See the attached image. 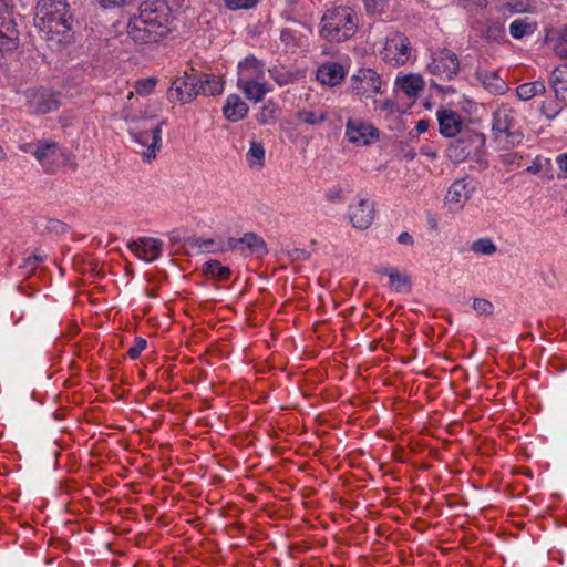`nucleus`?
Instances as JSON below:
<instances>
[{
	"label": "nucleus",
	"instance_id": "obj_12",
	"mask_svg": "<svg viewBox=\"0 0 567 567\" xmlns=\"http://www.w3.org/2000/svg\"><path fill=\"white\" fill-rule=\"evenodd\" d=\"M346 135L353 144L368 145L371 142L370 138H379V131L371 125L350 118L347 122Z\"/></svg>",
	"mask_w": 567,
	"mask_h": 567
},
{
	"label": "nucleus",
	"instance_id": "obj_22",
	"mask_svg": "<svg viewBox=\"0 0 567 567\" xmlns=\"http://www.w3.org/2000/svg\"><path fill=\"white\" fill-rule=\"evenodd\" d=\"M378 272L386 274L390 278V284L396 292H408L411 290V279L408 275L401 274L394 268L378 269Z\"/></svg>",
	"mask_w": 567,
	"mask_h": 567
},
{
	"label": "nucleus",
	"instance_id": "obj_32",
	"mask_svg": "<svg viewBox=\"0 0 567 567\" xmlns=\"http://www.w3.org/2000/svg\"><path fill=\"white\" fill-rule=\"evenodd\" d=\"M471 250L475 254L480 255H493L496 252L497 247L489 238H481L475 240L472 246Z\"/></svg>",
	"mask_w": 567,
	"mask_h": 567
},
{
	"label": "nucleus",
	"instance_id": "obj_3",
	"mask_svg": "<svg viewBox=\"0 0 567 567\" xmlns=\"http://www.w3.org/2000/svg\"><path fill=\"white\" fill-rule=\"evenodd\" d=\"M355 30L353 13L348 7L329 9L321 19L320 35L328 41H346L354 34Z\"/></svg>",
	"mask_w": 567,
	"mask_h": 567
},
{
	"label": "nucleus",
	"instance_id": "obj_44",
	"mask_svg": "<svg viewBox=\"0 0 567 567\" xmlns=\"http://www.w3.org/2000/svg\"><path fill=\"white\" fill-rule=\"evenodd\" d=\"M134 0H99L103 8L123 7L132 3Z\"/></svg>",
	"mask_w": 567,
	"mask_h": 567
},
{
	"label": "nucleus",
	"instance_id": "obj_50",
	"mask_svg": "<svg viewBox=\"0 0 567 567\" xmlns=\"http://www.w3.org/2000/svg\"><path fill=\"white\" fill-rule=\"evenodd\" d=\"M430 127V123L427 120H420L417 123H416V126H415V130L417 132V134H422V133H425Z\"/></svg>",
	"mask_w": 567,
	"mask_h": 567
},
{
	"label": "nucleus",
	"instance_id": "obj_59",
	"mask_svg": "<svg viewBox=\"0 0 567 567\" xmlns=\"http://www.w3.org/2000/svg\"><path fill=\"white\" fill-rule=\"evenodd\" d=\"M393 105H394V104H393V102H391V101H385V102L383 103V109H385V110H392Z\"/></svg>",
	"mask_w": 567,
	"mask_h": 567
},
{
	"label": "nucleus",
	"instance_id": "obj_41",
	"mask_svg": "<svg viewBox=\"0 0 567 567\" xmlns=\"http://www.w3.org/2000/svg\"><path fill=\"white\" fill-rule=\"evenodd\" d=\"M506 135V143L511 146L519 145L523 142L524 134L519 130H508L504 133Z\"/></svg>",
	"mask_w": 567,
	"mask_h": 567
},
{
	"label": "nucleus",
	"instance_id": "obj_16",
	"mask_svg": "<svg viewBox=\"0 0 567 567\" xmlns=\"http://www.w3.org/2000/svg\"><path fill=\"white\" fill-rule=\"evenodd\" d=\"M343 66L337 62L326 63L318 68L317 80L323 85L336 86L344 79Z\"/></svg>",
	"mask_w": 567,
	"mask_h": 567
},
{
	"label": "nucleus",
	"instance_id": "obj_10",
	"mask_svg": "<svg viewBox=\"0 0 567 567\" xmlns=\"http://www.w3.org/2000/svg\"><path fill=\"white\" fill-rule=\"evenodd\" d=\"M25 97L32 113L45 114L58 110L60 105L55 95L47 91L30 89L25 92Z\"/></svg>",
	"mask_w": 567,
	"mask_h": 567
},
{
	"label": "nucleus",
	"instance_id": "obj_20",
	"mask_svg": "<svg viewBox=\"0 0 567 567\" xmlns=\"http://www.w3.org/2000/svg\"><path fill=\"white\" fill-rule=\"evenodd\" d=\"M196 81L198 82V95H218L224 90V83L220 81L218 76L213 74L202 73L199 76H196Z\"/></svg>",
	"mask_w": 567,
	"mask_h": 567
},
{
	"label": "nucleus",
	"instance_id": "obj_46",
	"mask_svg": "<svg viewBox=\"0 0 567 567\" xmlns=\"http://www.w3.org/2000/svg\"><path fill=\"white\" fill-rule=\"evenodd\" d=\"M289 256L292 260H307L310 257V254L305 249H293L289 251Z\"/></svg>",
	"mask_w": 567,
	"mask_h": 567
},
{
	"label": "nucleus",
	"instance_id": "obj_48",
	"mask_svg": "<svg viewBox=\"0 0 567 567\" xmlns=\"http://www.w3.org/2000/svg\"><path fill=\"white\" fill-rule=\"evenodd\" d=\"M243 246H244V236L240 238L229 237L227 240V247L230 250L243 249Z\"/></svg>",
	"mask_w": 567,
	"mask_h": 567
},
{
	"label": "nucleus",
	"instance_id": "obj_14",
	"mask_svg": "<svg viewBox=\"0 0 567 567\" xmlns=\"http://www.w3.org/2000/svg\"><path fill=\"white\" fill-rule=\"evenodd\" d=\"M437 121L440 133L445 137H454L461 132L462 120L458 113L451 110H439Z\"/></svg>",
	"mask_w": 567,
	"mask_h": 567
},
{
	"label": "nucleus",
	"instance_id": "obj_42",
	"mask_svg": "<svg viewBox=\"0 0 567 567\" xmlns=\"http://www.w3.org/2000/svg\"><path fill=\"white\" fill-rule=\"evenodd\" d=\"M47 258V255L41 251L37 250L32 256H29L24 259L23 267H31V269H34L38 264L42 262Z\"/></svg>",
	"mask_w": 567,
	"mask_h": 567
},
{
	"label": "nucleus",
	"instance_id": "obj_35",
	"mask_svg": "<svg viewBox=\"0 0 567 567\" xmlns=\"http://www.w3.org/2000/svg\"><path fill=\"white\" fill-rule=\"evenodd\" d=\"M157 83L156 78L141 79L135 84V91L137 94L147 95L153 92Z\"/></svg>",
	"mask_w": 567,
	"mask_h": 567
},
{
	"label": "nucleus",
	"instance_id": "obj_15",
	"mask_svg": "<svg viewBox=\"0 0 567 567\" xmlns=\"http://www.w3.org/2000/svg\"><path fill=\"white\" fill-rule=\"evenodd\" d=\"M473 143H478L480 146L484 145L485 143V136L482 133H471L466 136H463L458 140H456L449 151L451 153V156H454L457 161H462L466 158L471 154V147L470 145Z\"/></svg>",
	"mask_w": 567,
	"mask_h": 567
},
{
	"label": "nucleus",
	"instance_id": "obj_25",
	"mask_svg": "<svg viewBox=\"0 0 567 567\" xmlns=\"http://www.w3.org/2000/svg\"><path fill=\"white\" fill-rule=\"evenodd\" d=\"M546 86L543 81H534L520 84L516 89V94L522 101H528L536 95L544 94Z\"/></svg>",
	"mask_w": 567,
	"mask_h": 567
},
{
	"label": "nucleus",
	"instance_id": "obj_53",
	"mask_svg": "<svg viewBox=\"0 0 567 567\" xmlns=\"http://www.w3.org/2000/svg\"><path fill=\"white\" fill-rule=\"evenodd\" d=\"M559 167L567 172V153L557 158Z\"/></svg>",
	"mask_w": 567,
	"mask_h": 567
},
{
	"label": "nucleus",
	"instance_id": "obj_34",
	"mask_svg": "<svg viewBox=\"0 0 567 567\" xmlns=\"http://www.w3.org/2000/svg\"><path fill=\"white\" fill-rule=\"evenodd\" d=\"M297 117H298V120H300L307 124H310V125L320 124V123L324 122L327 118L324 113L317 115L315 112L308 111V110H300L297 113Z\"/></svg>",
	"mask_w": 567,
	"mask_h": 567
},
{
	"label": "nucleus",
	"instance_id": "obj_26",
	"mask_svg": "<svg viewBox=\"0 0 567 567\" xmlns=\"http://www.w3.org/2000/svg\"><path fill=\"white\" fill-rule=\"evenodd\" d=\"M239 87L243 90L245 96L248 100L256 103L262 101L265 94L267 93L265 85L254 80L246 81L244 83L239 81Z\"/></svg>",
	"mask_w": 567,
	"mask_h": 567
},
{
	"label": "nucleus",
	"instance_id": "obj_49",
	"mask_svg": "<svg viewBox=\"0 0 567 567\" xmlns=\"http://www.w3.org/2000/svg\"><path fill=\"white\" fill-rule=\"evenodd\" d=\"M225 4L231 10L246 9V4L243 0H225Z\"/></svg>",
	"mask_w": 567,
	"mask_h": 567
},
{
	"label": "nucleus",
	"instance_id": "obj_27",
	"mask_svg": "<svg viewBox=\"0 0 567 567\" xmlns=\"http://www.w3.org/2000/svg\"><path fill=\"white\" fill-rule=\"evenodd\" d=\"M203 271L207 277H210L216 280H227L230 276V269L228 267L221 266L218 260H209L204 264Z\"/></svg>",
	"mask_w": 567,
	"mask_h": 567
},
{
	"label": "nucleus",
	"instance_id": "obj_6",
	"mask_svg": "<svg viewBox=\"0 0 567 567\" xmlns=\"http://www.w3.org/2000/svg\"><path fill=\"white\" fill-rule=\"evenodd\" d=\"M427 69L432 74L451 80L460 70V61L457 55L449 49H437L432 53V61Z\"/></svg>",
	"mask_w": 567,
	"mask_h": 567
},
{
	"label": "nucleus",
	"instance_id": "obj_2",
	"mask_svg": "<svg viewBox=\"0 0 567 567\" xmlns=\"http://www.w3.org/2000/svg\"><path fill=\"white\" fill-rule=\"evenodd\" d=\"M34 24L49 40H53L55 35H68L72 29L73 16L66 0H40Z\"/></svg>",
	"mask_w": 567,
	"mask_h": 567
},
{
	"label": "nucleus",
	"instance_id": "obj_1",
	"mask_svg": "<svg viewBox=\"0 0 567 567\" xmlns=\"http://www.w3.org/2000/svg\"><path fill=\"white\" fill-rule=\"evenodd\" d=\"M174 18L165 0H144L130 19L127 34L135 44H154L173 30Z\"/></svg>",
	"mask_w": 567,
	"mask_h": 567
},
{
	"label": "nucleus",
	"instance_id": "obj_4",
	"mask_svg": "<svg viewBox=\"0 0 567 567\" xmlns=\"http://www.w3.org/2000/svg\"><path fill=\"white\" fill-rule=\"evenodd\" d=\"M165 122V120L156 122L154 118H141L130 128L133 140L142 147H146L145 151H142V156L146 162L154 159L156 151L161 148L162 126Z\"/></svg>",
	"mask_w": 567,
	"mask_h": 567
},
{
	"label": "nucleus",
	"instance_id": "obj_37",
	"mask_svg": "<svg viewBox=\"0 0 567 567\" xmlns=\"http://www.w3.org/2000/svg\"><path fill=\"white\" fill-rule=\"evenodd\" d=\"M473 308L478 315L489 316L493 312V305L483 298H475Z\"/></svg>",
	"mask_w": 567,
	"mask_h": 567
},
{
	"label": "nucleus",
	"instance_id": "obj_33",
	"mask_svg": "<svg viewBox=\"0 0 567 567\" xmlns=\"http://www.w3.org/2000/svg\"><path fill=\"white\" fill-rule=\"evenodd\" d=\"M58 150V143L55 142H45L40 143L34 151V156L39 162L52 156L55 154Z\"/></svg>",
	"mask_w": 567,
	"mask_h": 567
},
{
	"label": "nucleus",
	"instance_id": "obj_30",
	"mask_svg": "<svg viewBox=\"0 0 567 567\" xmlns=\"http://www.w3.org/2000/svg\"><path fill=\"white\" fill-rule=\"evenodd\" d=\"M514 128V118L509 112H496L493 120V131L497 133H505Z\"/></svg>",
	"mask_w": 567,
	"mask_h": 567
},
{
	"label": "nucleus",
	"instance_id": "obj_43",
	"mask_svg": "<svg viewBox=\"0 0 567 567\" xmlns=\"http://www.w3.org/2000/svg\"><path fill=\"white\" fill-rule=\"evenodd\" d=\"M464 9H484L487 6V0H457Z\"/></svg>",
	"mask_w": 567,
	"mask_h": 567
},
{
	"label": "nucleus",
	"instance_id": "obj_5",
	"mask_svg": "<svg viewBox=\"0 0 567 567\" xmlns=\"http://www.w3.org/2000/svg\"><path fill=\"white\" fill-rule=\"evenodd\" d=\"M197 86L196 75L186 71L183 76L172 82L167 90V99L171 103H190L198 95Z\"/></svg>",
	"mask_w": 567,
	"mask_h": 567
},
{
	"label": "nucleus",
	"instance_id": "obj_57",
	"mask_svg": "<svg viewBox=\"0 0 567 567\" xmlns=\"http://www.w3.org/2000/svg\"><path fill=\"white\" fill-rule=\"evenodd\" d=\"M272 78L275 79V81L279 84V85H285L287 84V80L286 79H281V76H277L272 73Z\"/></svg>",
	"mask_w": 567,
	"mask_h": 567
},
{
	"label": "nucleus",
	"instance_id": "obj_18",
	"mask_svg": "<svg viewBox=\"0 0 567 567\" xmlns=\"http://www.w3.org/2000/svg\"><path fill=\"white\" fill-rule=\"evenodd\" d=\"M475 78L493 94H504L508 90L506 82L496 72L478 69Z\"/></svg>",
	"mask_w": 567,
	"mask_h": 567
},
{
	"label": "nucleus",
	"instance_id": "obj_24",
	"mask_svg": "<svg viewBox=\"0 0 567 567\" xmlns=\"http://www.w3.org/2000/svg\"><path fill=\"white\" fill-rule=\"evenodd\" d=\"M468 182L466 178L455 181L447 192V200L454 204H461L467 200L471 196V192L467 190Z\"/></svg>",
	"mask_w": 567,
	"mask_h": 567
},
{
	"label": "nucleus",
	"instance_id": "obj_23",
	"mask_svg": "<svg viewBox=\"0 0 567 567\" xmlns=\"http://www.w3.org/2000/svg\"><path fill=\"white\" fill-rule=\"evenodd\" d=\"M248 166L252 169H261L265 166V147L262 143L251 141L246 154Z\"/></svg>",
	"mask_w": 567,
	"mask_h": 567
},
{
	"label": "nucleus",
	"instance_id": "obj_28",
	"mask_svg": "<svg viewBox=\"0 0 567 567\" xmlns=\"http://www.w3.org/2000/svg\"><path fill=\"white\" fill-rule=\"evenodd\" d=\"M244 246H246L251 254L258 256L268 254L266 241L256 233H246L244 235Z\"/></svg>",
	"mask_w": 567,
	"mask_h": 567
},
{
	"label": "nucleus",
	"instance_id": "obj_52",
	"mask_svg": "<svg viewBox=\"0 0 567 567\" xmlns=\"http://www.w3.org/2000/svg\"><path fill=\"white\" fill-rule=\"evenodd\" d=\"M214 246H215L214 239H205L199 245L200 248L206 249L208 251H215Z\"/></svg>",
	"mask_w": 567,
	"mask_h": 567
},
{
	"label": "nucleus",
	"instance_id": "obj_11",
	"mask_svg": "<svg viewBox=\"0 0 567 567\" xmlns=\"http://www.w3.org/2000/svg\"><path fill=\"white\" fill-rule=\"evenodd\" d=\"M163 245V241L157 238L141 237L137 241L130 243L128 248L140 258L151 262L159 258Z\"/></svg>",
	"mask_w": 567,
	"mask_h": 567
},
{
	"label": "nucleus",
	"instance_id": "obj_38",
	"mask_svg": "<svg viewBox=\"0 0 567 567\" xmlns=\"http://www.w3.org/2000/svg\"><path fill=\"white\" fill-rule=\"evenodd\" d=\"M555 52L560 58H567V28L560 32L555 45Z\"/></svg>",
	"mask_w": 567,
	"mask_h": 567
},
{
	"label": "nucleus",
	"instance_id": "obj_17",
	"mask_svg": "<svg viewBox=\"0 0 567 567\" xmlns=\"http://www.w3.org/2000/svg\"><path fill=\"white\" fill-rule=\"evenodd\" d=\"M248 105L237 94H230L223 107L224 116L230 122H238L248 114Z\"/></svg>",
	"mask_w": 567,
	"mask_h": 567
},
{
	"label": "nucleus",
	"instance_id": "obj_51",
	"mask_svg": "<svg viewBox=\"0 0 567 567\" xmlns=\"http://www.w3.org/2000/svg\"><path fill=\"white\" fill-rule=\"evenodd\" d=\"M530 174H537L542 171V164L538 159H535L530 166L526 169Z\"/></svg>",
	"mask_w": 567,
	"mask_h": 567
},
{
	"label": "nucleus",
	"instance_id": "obj_31",
	"mask_svg": "<svg viewBox=\"0 0 567 567\" xmlns=\"http://www.w3.org/2000/svg\"><path fill=\"white\" fill-rule=\"evenodd\" d=\"M535 24L528 23L524 19L514 20L509 25V33L514 39H522L535 31Z\"/></svg>",
	"mask_w": 567,
	"mask_h": 567
},
{
	"label": "nucleus",
	"instance_id": "obj_36",
	"mask_svg": "<svg viewBox=\"0 0 567 567\" xmlns=\"http://www.w3.org/2000/svg\"><path fill=\"white\" fill-rule=\"evenodd\" d=\"M505 35V29L499 23H491L487 25L485 37L487 40L498 41Z\"/></svg>",
	"mask_w": 567,
	"mask_h": 567
},
{
	"label": "nucleus",
	"instance_id": "obj_29",
	"mask_svg": "<svg viewBox=\"0 0 567 567\" xmlns=\"http://www.w3.org/2000/svg\"><path fill=\"white\" fill-rule=\"evenodd\" d=\"M265 63L257 59L255 55H248L244 61L238 64L241 73L259 76L264 74Z\"/></svg>",
	"mask_w": 567,
	"mask_h": 567
},
{
	"label": "nucleus",
	"instance_id": "obj_9",
	"mask_svg": "<svg viewBox=\"0 0 567 567\" xmlns=\"http://www.w3.org/2000/svg\"><path fill=\"white\" fill-rule=\"evenodd\" d=\"M350 87L357 95L370 96L372 93H379L381 80L379 74L372 69H360L350 79Z\"/></svg>",
	"mask_w": 567,
	"mask_h": 567
},
{
	"label": "nucleus",
	"instance_id": "obj_55",
	"mask_svg": "<svg viewBox=\"0 0 567 567\" xmlns=\"http://www.w3.org/2000/svg\"><path fill=\"white\" fill-rule=\"evenodd\" d=\"M365 3L368 10L377 9L378 0H362Z\"/></svg>",
	"mask_w": 567,
	"mask_h": 567
},
{
	"label": "nucleus",
	"instance_id": "obj_56",
	"mask_svg": "<svg viewBox=\"0 0 567 567\" xmlns=\"http://www.w3.org/2000/svg\"><path fill=\"white\" fill-rule=\"evenodd\" d=\"M246 4V9H250L257 4L259 0H243Z\"/></svg>",
	"mask_w": 567,
	"mask_h": 567
},
{
	"label": "nucleus",
	"instance_id": "obj_13",
	"mask_svg": "<svg viewBox=\"0 0 567 567\" xmlns=\"http://www.w3.org/2000/svg\"><path fill=\"white\" fill-rule=\"evenodd\" d=\"M349 219L357 229H368L374 219V207L367 199H360L355 206L349 207Z\"/></svg>",
	"mask_w": 567,
	"mask_h": 567
},
{
	"label": "nucleus",
	"instance_id": "obj_61",
	"mask_svg": "<svg viewBox=\"0 0 567 567\" xmlns=\"http://www.w3.org/2000/svg\"><path fill=\"white\" fill-rule=\"evenodd\" d=\"M431 85L434 87L441 89L437 84L432 83Z\"/></svg>",
	"mask_w": 567,
	"mask_h": 567
},
{
	"label": "nucleus",
	"instance_id": "obj_60",
	"mask_svg": "<svg viewBox=\"0 0 567 567\" xmlns=\"http://www.w3.org/2000/svg\"><path fill=\"white\" fill-rule=\"evenodd\" d=\"M21 321H22V318H19V319L14 322V324L17 326V324H19Z\"/></svg>",
	"mask_w": 567,
	"mask_h": 567
},
{
	"label": "nucleus",
	"instance_id": "obj_45",
	"mask_svg": "<svg viewBox=\"0 0 567 567\" xmlns=\"http://www.w3.org/2000/svg\"><path fill=\"white\" fill-rule=\"evenodd\" d=\"M48 231L55 233V234H64L66 231L65 225L59 220H50L48 223Z\"/></svg>",
	"mask_w": 567,
	"mask_h": 567
},
{
	"label": "nucleus",
	"instance_id": "obj_8",
	"mask_svg": "<svg viewBox=\"0 0 567 567\" xmlns=\"http://www.w3.org/2000/svg\"><path fill=\"white\" fill-rule=\"evenodd\" d=\"M19 32L16 29L8 4L0 0V51H11L18 47Z\"/></svg>",
	"mask_w": 567,
	"mask_h": 567
},
{
	"label": "nucleus",
	"instance_id": "obj_7",
	"mask_svg": "<svg viewBox=\"0 0 567 567\" xmlns=\"http://www.w3.org/2000/svg\"><path fill=\"white\" fill-rule=\"evenodd\" d=\"M381 53L385 61L393 65H402L410 56V41L403 33H394L386 38Z\"/></svg>",
	"mask_w": 567,
	"mask_h": 567
},
{
	"label": "nucleus",
	"instance_id": "obj_39",
	"mask_svg": "<svg viewBox=\"0 0 567 567\" xmlns=\"http://www.w3.org/2000/svg\"><path fill=\"white\" fill-rule=\"evenodd\" d=\"M146 340L142 337L135 338V344L128 349V357L131 359H137L141 352L146 348Z\"/></svg>",
	"mask_w": 567,
	"mask_h": 567
},
{
	"label": "nucleus",
	"instance_id": "obj_21",
	"mask_svg": "<svg viewBox=\"0 0 567 567\" xmlns=\"http://www.w3.org/2000/svg\"><path fill=\"white\" fill-rule=\"evenodd\" d=\"M395 84L410 97L417 95L424 89V81L420 74H408L398 78Z\"/></svg>",
	"mask_w": 567,
	"mask_h": 567
},
{
	"label": "nucleus",
	"instance_id": "obj_40",
	"mask_svg": "<svg viewBox=\"0 0 567 567\" xmlns=\"http://www.w3.org/2000/svg\"><path fill=\"white\" fill-rule=\"evenodd\" d=\"M560 110L561 109L558 107L555 102L543 103L540 107L542 113L549 120L555 118L559 114Z\"/></svg>",
	"mask_w": 567,
	"mask_h": 567
},
{
	"label": "nucleus",
	"instance_id": "obj_19",
	"mask_svg": "<svg viewBox=\"0 0 567 567\" xmlns=\"http://www.w3.org/2000/svg\"><path fill=\"white\" fill-rule=\"evenodd\" d=\"M550 85L555 92L556 99L567 105V65H560L553 70L550 74Z\"/></svg>",
	"mask_w": 567,
	"mask_h": 567
},
{
	"label": "nucleus",
	"instance_id": "obj_47",
	"mask_svg": "<svg viewBox=\"0 0 567 567\" xmlns=\"http://www.w3.org/2000/svg\"><path fill=\"white\" fill-rule=\"evenodd\" d=\"M398 243L404 246H413L414 245V238L411 234L408 231H402L398 236Z\"/></svg>",
	"mask_w": 567,
	"mask_h": 567
},
{
	"label": "nucleus",
	"instance_id": "obj_58",
	"mask_svg": "<svg viewBox=\"0 0 567 567\" xmlns=\"http://www.w3.org/2000/svg\"><path fill=\"white\" fill-rule=\"evenodd\" d=\"M291 37V31L288 29H285L281 31V40H286Z\"/></svg>",
	"mask_w": 567,
	"mask_h": 567
},
{
	"label": "nucleus",
	"instance_id": "obj_54",
	"mask_svg": "<svg viewBox=\"0 0 567 567\" xmlns=\"http://www.w3.org/2000/svg\"><path fill=\"white\" fill-rule=\"evenodd\" d=\"M341 193H342L341 189L331 192V193L328 194V199L331 200V202L336 200V199H339V198H341Z\"/></svg>",
	"mask_w": 567,
	"mask_h": 567
}]
</instances>
